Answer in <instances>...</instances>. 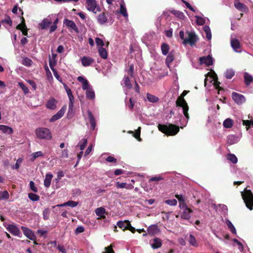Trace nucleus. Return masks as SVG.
Instances as JSON below:
<instances>
[{"label": "nucleus", "instance_id": "obj_52", "mask_svg": "<svg viewBox=\"0 0 253 253\" xmlns=\"http://www.w3.org/2000/svg\"><path fill=\"white\" fill-rule=\"evenodd\" d=\"M120 13L125 17L128 16L126 9L123 4L120 5Z\"/></svg>", "mask_w": 253, "mask_h": 253}, {"label": "nucleus", "instance_id": "obj_25", "mask_svg": "<svg viewBox=\"0 0 253 253\" xmlns=\"http://www.w3.org/2000/svg\"><path fill=\"white\" fill-rule=\"evenodd\" d=\"M123 81L124 82L125 86H126L127 89H130L132 88V85L128 76L125 75L123 78Z\"/></svg>", "mask_w": 253, "mask_h": 253}, {"label": "nucleus", "instance_id": "obj_11", "mask_svg": "<svg viewBox=\"0 0 253 253\" xmlns=\"http://www.w3.org/2000/svg\"><path fill=\"white\" fill-rule=\"evenodd\" d=\"M7 230L12 235L21 237V233L19 229L15 225L9 224L7 227Z\"/></svg>", "mask_w": 253, "mask_h": 253}, {"label": "nucleus", "instance_id": "obj_33", "mask_svg": "<svg viewBox=\"0 0 253 253\" xmlns=\"http://www.w3.org/2000/svg\"><path fill=\"white\" fill-rule=\"evenodd\" d=\"M86 96L90 100H92L94 98L95 93L92 88H89L86 90Z\"/></svg>", "mask_w": 253, "mask_h": 253}, {"label": "nucleus", "instance_id": "obj_54", "mask_svg": "<svg viewBox=\"0 0 253 253\" xmlns=\"http://www.w3.org/2000/svg\"><path fill=\"white\" fill-rule=\"evenodd\" d=\"M140 131L141 127H138L136 130L135 133L133 134V136L136 138L138 141H141V138H140Z\"/></svg>", "mask_w": 253, "mask_h": 253}, {"label": "nucleus", "instance_id": "obj_43", "mask_svg": "<svg viewBox=\"0 0 253 253\" xmlns=\"http://www.w3.org/2000/svg\"><path fill=\"white\" fill-rule=\"evenodd\" d=\"M226 224H227L228 227L230 230V231L233 234H236V229H235L234 226L232 223V222L230 220H227L226 222Z\"/></svg>", "mask_w": 253, "mask_h": 253}, {"label": "nucleus", "instance_id": "obj_37", "mask_svg": "<svg viewBox=\"0 0 253 253\" xmlns=\"http://www.w3.org/2000/svg\"><path fill=\"white\" fill-rule=\"evenodd\" d=\"M46 107H47V108H48L50 109H55L56 107L55 100L54 99L49 100L47 102Z\"/></svg>", "mask_w": 253, "mask_h": 253}, {"label": "nucleus", "instance_id": "obj_47", "mask_svg": "<svg viewBox=\"0 0 253 253\" xmlns=\"http://www.w3.org/2000/svg\"><path fill=\"white\" fill-rule=\"evenodd\" d=\"M32 61L28 57H25L22 61V64L25 66L29 67L32 65Z\"/></svg>", "mask_w": 253, "mask_h": 253}, {"label": "nucleus", "instance_id": "obj_57", "mask_svg": "<svg viewBox=\"0 0 253 253\" xmlns=\"http://www.w3.org/2000/svg\"><path fill=\"white\" fill-rule=\"evenodd\" d=\"M22 161L23 159L21 158L18 159L15 165L11 167L12 169H18L21 163L22 162Z\"/></svg>", "mask_w": 253, "mask_h": 253}, {"label": "nucleus", "instance_id": "obj_42", "mask_svg": "<svg viewBox=\"0 0 253 253\" xmlns=\"http://www.w3.org/2000/svg\"><path fill=\"white\" fill-rule=\"evenodd\" d=\"M189 242L192 246L194 247L198 246V244L197 243L196 239L192 234H190L189 235Z\"/></svg>", "mask_w": 253, "mask_h": 253}, {"label": "nucleus", "instance_id": "obj_62", "mask_svg": "<svg viewBox=\"0 0 253 253\" xmlns=\"http://www.w3.org/2000/svg\"><path fill=\"white\" fill-rule=\"evenodd\" d=\"M56 64V61L54 59H51L50 58H49V65L50 66V68H51V70L55 69L54 67Z\"/></svg>", "mask_w": 253, "mask_h": 253}, {"label": "nucleus", "instance_id": "obj_3", "mask_svg": "<svg viewBox=\"0 0 253 253\" xmlns=\"http://www.w3.org/2000/svg\"><path fill=\"white\" fill-rule=\"evenodd\" d=\"M35 133L39 139L50 140L52 138L50 130L45 127H39L36 129Z\"/></svg>", "mask_w": 253, "mask_h": 253}, {"label": "nucleus", "instance_id": "obj_26", "mask_svg": "<svg viewBox=\"0 0 253 253\" xmlns=\"http://www.w3.org/2000/svg\"><path fill=\"white\" fill-rule=\"evenodd\" d=\"M98 52L100 56L103 59H107L108 57V52L107 50L103 47H100L98 49Z\"/></svg>", "mask_w": 253, "mask_h": 253}, {"label": "nucleus", "instance_id": "obj_9", "mask_svg": "<svg viewBox=\"0 0 253 253\" xmlns=\"http://www.w3.org/2000/svg\"><path fill=\"white\" fill-rule=\"evenodd\" d=\"M233 100L237 104H242L245 102V97L242 94L233 92L232 93Z\"/></svg>", "mask_w": 253, "mask_h": 253}, {"label": "nucleus", "instance_id": "obj_14", "mask_svg": "<svg viewBox=\"0 0 253 253\" xmlns=\"http://www.w3.org/2000/svg\"><path fill=\"white\" fill-rule=\"evenodd\" d=\"M231 45L233 48L234 51L236 52H240L241 51L239 49L241 48V44L239 41L236 39H234L231 40Z\"/></svg>", "mask_w": 253, "mask_h": 253}, {"label": "nucleus", "instance_id": "obj_5", "mask_svg": "<svg viewBox=\"0 0 253 253\" xmlns=\"http://www.w3.org/2000/svg\"><path fill=\"white\" fill-rule=\"evenodd\" d=\"M188 37L185 38L183 42L184 44L186 45L189 44L191 46L194 45L197 42L198 38L194 32H187Z\"/></svg>", "mask_w": 253, "mask_h": 253}, {"label": "nucleus", "instance_id": "obj_38", "mask_svg": "<svg viewBox=\"0 0 253 253\" xmlns=\"http://www.w3.org/2000/svg\"><path fill=\"white\" fill-rule=\"evenodd\" d=\"M204 31L206 34V38L208 40H210L211 39V29L208 26H205L204 27Z\"/></svg>", "mask_w": 253, "mask_h": 253}, {"label": "nucleus", "instance_id": "obj_21", "mask_svg": "<svg viewBox=\"0 0 253 253\" xmlns=\"http://www.w3.org/2000/svg\"><path fill=\"white\" fill-rule=\"evenodd\" d=\"M52 177V174L49 173L46 174L45 178L44 180V185L45 187L48 188L50 186Z\"/></svg>", "mask_w": 253, "mask_h": 253}, {"label": "nucleus", "instance_id": "obj_48", "mask_svg": "<svg viewBox=\"0 0 253 253\" xmlns=\"http://www.w3.org/2000/svg\"><path fill=\"white\" fill-rule=\"evenodd\" d=\"M9 197V193L7 191H4L0 193V200L8 199Z\"/></svg>", "mask_w": 253, "mask_h": 253}, {"label": "nucleus", "instance_id": "obj_63", "mask_svg": "<svg viewBox=\"0 0 253 253\" xmlns=\"http://www.w3.org/2000/svg\"><path fill=\"white\" fill-rule=\"evenodd\" d=\"M65 112V109L62 108L55 115L59 119L64 115Z\"/></svg>", "mask_w": 253, "mask_h": 253}, {"label": "nucleus", "instance_id": "obj_40", "mask_svg": "<svg viewBox=\"0 0 253 253\" xmlns=\"http://www.w3.org/2000/svg\"><path fill=\"white\" fill-rule=\"evenodd\" d=\"M125 103L126 106L128 108V109L130 110H132L134 107V102L133 101L132 98H130L128 102L126 101V98L125 99Z\"/></svg>", "mask_w": 253, "mask_h": 253}, {"label": "nucleus", "instance_id": "obj_7", "mask_svg": "<svg viewBox=\"0 0 253 253\" xmlns=\"http://www.w3.org/2000/svg\"><path fill=\"white\" fill-rule=\"evenodd\" d=\"M86 8L89 11L96 13L95 9L97 8V11H100L99 6L97 7V2L95 0H86Z\"/></svg>", "mask_w": 253, "mask_h": 253}, {"label": "nucleus", "instance_id": "obj_31", "mask_svg": "<svg viewBox=\"0 0 253 253\" xmlns=\"http://www.w3.org/2000/svg\"><path fill=\"white\" fill-rule=\"evenodd\" d=\"M234 6L237 9L241 11H245L247 8V6L245 4L240 2H235L234 3Z\"/></svg>", "mask_w": 253, "mask_h": 253}, {"label": "nucleus", "instance_id": "obj_64", "mask_svg": "<svg viewBox=\"0 0 253 253\" xmlns=\"http://www.w3.org/2000/svg\"><path fill=\"white\" fill-rule=\"evenodd\" d=\"M105 252L102 253H114V252L113 250V246L112 245L107 247H105Z\"/></svg>", "mask_w": 253, "mask_h": 253}, {"label": "nucleus", "instance_id": "obj_56", "mask_svg": "<svg viewBox=\"0 0 253 253\" xmlns=\"http://www.w3.org/2000/svg\"><path fill=\"white\" fill-rule=\"evenodd\" d=\"M33 157L31 159L32 161H34L37 158L39 157H42L43 156V154L42 151H38L32 154Z\"/></svg>", "mask_w": 253, "mask_h": 253}, {"label": "nucleus", "instance_id": "obj_41", "mask_svg": "<svg viewBox=\"0 0 253 253\" xmlns=\"http://www.w3.org/2000/svg\"><path fill=\"white\" fill-rule=\"evenodd\" d=\"M29 198L32 201H38L40 200V196L36 194L33 193H29L28 194Z\"/></svg>", "mask_w": 253, "mask_h": 253}, {"label": "nucleus", "instance_id": "obj_49", "mask_svg": "<svg viewBox=\"0 0 253 253\" xmlns=\"http://www.w3.org/2000/svg\"><path fill=\"white\" fill-rule=\"evenodd\" d=\"M234 75L235 73L232 70H227L225 72V77L228 79H231Z\"/></svg>", "mask_w": 253, "mask_h": 253}, {"label": "nucleus", "instance_id": "obj_4", "mask_svg": "<svg viewBox=\"0 0 253 253\" xmlns=\"http://www.w3.org/2000/svg\"><path fill=\"white\" fill-rule=\"evenodd\" d=\"M176 107H181L182 108L184 115L187 120H189V115L188 113L189 107L186 100L182 97V96L178 97L176 101Z\"/></svg>", "mask_w": 253, "mask_h": 253}, {"label": "nucleus", "instance_id": "obj_34", "mask_svg": "<svg viewBox=\"0 0 253 253\" xmlns=\"http://www.w3.org/2000/svg\"><path fill=\"white\" fill-rule=\"evenodd\" d=\"M87 143L86 138H83L82 140L78 143L77 146L80 147L81 150H83L86 147Z\"/></svg>", "mask_w": 253, "mask_h": 253}, {"label": "nucleus", "instance_id": "obj_30", "mask_svg": "<svg viewBox=\"0 0 253 253\" xmlns=\"http://www.w3.org/2000/svg\"><path fill=\"white\" fill-rule=\"evenodd\" d=\"M78 205V202H75V201H68V202L63 204L58 205H57V206H58V207H64V206H70L71 207L74 208V207H76Z\"/></svg>", "mask_w": 253, "mask_h": 253}, {"label": "nucleus", "instance_id": "obj_13", "mask_svg": "<svg viewBox=\"0 0 253 253\" xmlns=\"http://www.w3.org/2000/svg\"><path fill=\"white\" fill-rule=\"evenodd\" d=\"M200 61L201 63L205 64L207 66H210L213 64L212 58L210 55L200 57Z\"/></svg>", "mask_w": 253, "mask_h": 253}, {"label": "nucleus", "instance_id": "obj_24", "mask_svg": "<svg viewBox=\"0 0 253 253\" xmlns=\"http://www.w3.org/2000/svg\"><path fill=\"white\" fill-rule=\"evenodd\" d=\"M161 50L162 54L164 55H166L168 54L169 50V46L168 44L163 42L161 44Z\"/></svg>", "mask_w": 253, "mask_h": 253}, {"label": "nucleus", "instance_id": "obj_28", "mask_svg": "<svg viewBox=\"0 0 253 253\" xmlns=\"http://www.w3.org/2000/svg\"><path fill=\"white\" fill-rule=\"evenodd\" d=\"M128 222H129L128 220H125L124 221H119L117 224L119 228L122 229L123 231H125L127 229Z\"/></svg>", "mask_w": 253, "mask_h": 253}, {"label": "nucleus", "instance_id": "obj_53", "mask_svg": "<svg viewBox=\"0 0 253 253\" xmlns=\"http://www.w3.org/2000/svg\"><path fill=\"white\" fill-rule=\"evenodd\" d=\"M140 131L141 127H138L136 130L135 133L133 134V136L136 138L138 141H141V138H140Z\"/></svg>", "mask_w": 253, "mask_h": 253}, {"label": "nucleus", "instance_id": "obj_19", "mask_svg": "<svg viewBox=\"0 0 253 253\" xmlns=\"http://www.w3.org/2000/svg\"><path fill=\"white\" fill-rule=\"evenodd\" d=\"M162 245V240L159 238H155L153 240V243L151 244V247L154 249L160 248Z\"/></svg>", "mask_w": 253, "mask_h": 253}, {"label": "nucleus", "instance_id": "obj_22", "mask_svg": "<svg viewBox=\"0 0 253 253\" xmlns=\"http://www.w3.org/2000/svg\"><path fill=\"white\" fill-rule=\"evenodd\" d=\"M244 78L245 84L247 86H249L253 82V77L247 72H245L244 74Z\"/></svg>", "mask_w": 253, "mask_h": 253}, {"label": "nucleus", "instance_id": "obj_27", "mask_svg": "<svg viewBox=\"0 0 253 253\" xmlns=\"http://www.w3.org/2000/svg\"><path fill=\"white\" fill-rule=\"evenodd\" d=\"M170 13L174 15L175 16L178 17V18L180 19H184V18L185 17L184 14L183 12L176 10H171L170 11Z\"/></svg>", "mask_w": 253, "mask_h": 253}, {"label": "nucleus", "instance_id": "obj_60", "mask_svg": "<svg viewBox=\"0 0 253 253\" xmlns=\"http://www.w3.org/2000/svg\"><path fill=\"white\" fill-rule=\"evenodd\" d=\"M50 211L48 209H46L43 211V218L47 220L49 218Z\"/></svg>", "mask_w": 253, "mask_h": 253}, {"label": "nucleus", "instance_id": "obj_32", "mask_svg": "<svg viewBox=\"0 0 253 253\" xmlns=\"http://www.w3.org/2000/svg\"><path fill=\"white\" fill-rule=\"evenodd\" d=\"M174 59V54L173 51H171L166 59V63L167 64H169L171 63Z\"/></svg>", "mask_w": 253, "mask_h": 253}, {"label": "nucleus", "instance_id": "obj_35", "mask_svg": "<svg viewBox=\"0 0 253 253\" xmlns=\"http://www.w3.org/2000/svg\"><path fill=\"white\" fill-rule=\"evenodd\" d=\"M68 98L69 100V112L72 111L73 107H74V97L73 94L68 95Z\"/></svg>", "mask_w": 253, "mask_h": 253}, {"label": "nucleus", "instance_id": "obj_1", "mask_svg": "<svg viewBox=\"0 0 253 253\" xmlns=\"http://www.w3.org/2000/svg\"><path fill=\"white\" fill-rule=\"evenodd\" d=\"M158 127L160 131L168 136L175 135L179 131V127L172 124L169 125L159 124Z\"/></svg>", "mask_w": 253, "mask_h": 253}, {"label": "nucleus", "instance_id": "obj_20", "mask_svg": "<svg viewBox=\"0 0 253 253\" xmlns=\"http://www.w3.org/2000/svg\"><path fill=\"white\" fill-rule=\"evenodd\" d=\"M147 231L149 234L154 235L159 232V230L157 225H152L147 228Z\"/></svg>", "mask_w": 253, "mask_h": 253}, {"label": "nucleus", "instance_id": "obj_50", "mask_svg": "<svg viewBox=\"0 0 253 253\" xmlns=\"http://www.w3.org/2000/svg\"><path fill=\"white\" fill-rule=\"evenodd\" d=\"M1 23L4 24L6 23L8 24L9 26H11L12 24V21L9 16L6 15V17L4 19L2 20L0 22Z\"/></svg>", "mask_w": 253, "mask_h": 253}, {"label": "nucleus", "instance_id": "obj_44", "mask_svg": "<svg viewBox=\"0 0 253 253\" xmlns=\"http://www.w3.org/2000/svg\"><path fill=\"white\" fill-rule=\"evenodd\" d=\"M227 159L233 164L237 163L238 161L237 157L233 154H228Z\"/></svg>", "mask_w": 253, "mask_h": 253}, {"label": "nucleus", "instance_id": "obj_15", "mask_svg": "<svg viewBox=\"0 0 253 253\" xmlns=\"http://www.w3.org/2000/svg\"><path fill=\"white\" fill-rule=\"evenodd\" d=\"M81 62L83 66L87 67L94 62V59L90 57L83 56L81 58Z\"/></svg>", "mask_w": 253, "mask_h": 253}, {"label": "nucleus", "instance_id": "obj_2", "mask_svg": "<svg viewBox=\"0 0 253 253\" xmlns=\"http://www.w3.org/2000/svg\"><path fill=\"white\" fill-rule=\"evenodd\" d=\"M241 195L246 207L250 210L253 209V193L250 190L245 188L241 192Z\"/></svg>", "mask_w": 253, "mask_h": 253}, {"label": "nucleus", "instance_id": "obj_39", "mask_svg": "<svg viewBox=\"0 0 253 253\" xmlns=\"http://www.w3.org/2000/svg\"><path fill=\"white\" fill-rule=\"evenodd\" d=\"M175 197L178 199V200L179 201V207H180V206H181V205H186V204L185 203V199L183 197V196L182 195H178V194H176L175 195Z\"/></svg>", "mask_w": 253, "mask_h": 253}, {"label": "nucleus", "instance_id": "obj_23", "mask_svg": "<svg viewBox=\"0 0 253 253\" xmlns=\"http://www.w3.org/2000/svg\"><path fill=\"white\" fill-rule=\"evenodd\" d=\"M51 23L52 22L50 20L45 18L40 24V25L42 29H45L48 28Z\"/></svg>", "mask_w": 253, "mask_h": 253}, {"label": "nucleus", "instance_id": "obj_59", "mask_svg": "<svg viewBox=\"0 0 253 253\" xmlns=\"http://www.w3.org/2000/svg\"><path fill=\"white\" fill-rule=\"evenodd\" d=\"M69 157V151L67 149H64L61 153L60 158H67Z\"/></svg>", "mask_w": 253, "mask_h": 253}, {"label": "nucleus", "instance_id": "obj_61", "mask_svg": "<svg viewBox=\"0 0 253 253\" xmlns=\"http://www.w3.org/2000/svg\"><path fill=\"white\" fill-rule=\"evenodd\" d=\"M165 203L170 206H175L177 205V201L175 199L167 200L165 201Z\"/></svg>", "mask_w": 253, "mask_h": 253}, {"label": "nucleus", "instance_id": "obj_36", "mask_svg": "<svg viewBox=\"0 0 253 253\" xmlns=\"http://www.w3.org/2000/svg\"><path fill=\"white\" fill-rule=\"evenodd\" d=\"M223 125L225 128H230L233 126V121L231 119H226L223 122Z\"/></svg>", "mask_w": 253, "mask_h": 253}, {"label": "nucleus", "instance_id": "obj_18", "mask_svg": "<svg viewBox=\"0 0 253 253\" xmlns=\"http://www.w3.org/2000/svg\"><path fill=\"white\" fill-rule=\"evenodd\" d=\"M0 130L7 134H11L13 132L12 127L3 125H0Z\"/></svg>", "mask_w": 253, "mask_h": 253}, {"label": "nucleus", "instance_id": "obj_6", "mask_svg": "<svg viewBox=\"0 0 253 253\" xmlns=\"http://www.w3.org/2000/svg\"><path fill=\"white\" fill-rule=\"evenodd\" d=\"M180 209L182 210V212L180 215L181 218L189 220L191 218V213L193 212V211L189 208L187 205H181Z\"/></svg>", "mask_w": 253, "mask_h": 253}, {"label": "nucleus", "instance_id": "obj_55", "mask_svg": "<svg viewBox=\"0 0 253 253\" xmlns=\"http://www.w3.org/2000/svg\"><path fill=\"white\" fill-rule=\"evenodd\" d=\"M140 131L141 127H138L136 130L135 133L133 134V136L136 138L138 141H141V138H140Z\"/></svg>", "mask_w": 253, "mask_h": 253}, {"label": "nucleus", "instance_id": "obj_51", "mask_svg": "<svg viewBox=\"0 0 253 253\" xmlns=\"http://www.w3.org/2000/svg\"><path fill=\"white\" fill-rule=\"evenodd\" d=\"M196 22L198 25H203L205 23V20L202 17L196 16Z\"/></svg>", "mask_w": 253, "mask_h": 253}, {"label": "nucleus", "instance_id": "obj_45", "mask_svg": "<svg viewBox=\"0 0 253 253\" xmlns=\"http://www.w3.org/2000/svg\"><path fill=\"white\" fill-rule=\"evenodd\" d=\"M106 212L105 209L103 207L98 208L95 210V213L97 216H101Z\"/></svg>", "mask_w": 253, "mask_h": 253}, {"label": "nucleus", "instance_id": "obj_10", "mask_svg": "<svg viewBox=\"0 0 253 253\" xmlns=\"http://www.w3.org/2000/svg\"><path fill=\"white\" fill-rule=\"evenodd\" d=\"M21 229L23 231L24 235H25L28 239L31 240H36V237L31 230L24 226H22Z\"/></svg>", "mask_w": 253, "mask_h": 253}, {"label": "nucleus", "instance_id": "obj_12", "mask_svg": "<svg viewBox=\"0 0 253 253\" xmlns=\"http://www.w3.org/2000/svg\"><path fill=\"white\" fill-rule=\"evenodd\" d=\"M207 76H209L212 79V80L214 81L213 84L216 89H218L219 90L221 89V88L219 86L220 83L217 81L218 78L217 75L215 74L214 72H209L207 74Z\"/></svg>", "mask_w": 253, "mask_h": 253}, {"label": "nucleus", "instance_id": "obj_8", "mask_svg": "<svg viewBox=\"0 0 253 253\" xmlns=\"http://www.w3.org/2000/svg\"><path fill=\"white\" fill-rule=\"evenodd\" d=\"M63 24L71 32H72L71 29H72L77 33L79 32L78 28L73 21L67 19H65L63 21Z\"/></svg>", "mask_w": 253, "mask_h": 253}, {"label": "nucleus", "instance_id": "obj_16", "mask_svg": "<svg viewBox=\"0 0 253 253\" xmlns=\"http://www.w3.org/2000/svg\"><path fill=\"white\" fill-rule=\"evenodd\" d=\"M97 20L99 24L103 25L107 22L108 18L105 13L102 12L98 15Z\"/></svg>", "mask_w": 253, "mask_h": 253}, {"label": "nucleus", "instance_id": "obj_17", "mask_svg": "<svg viewBox=\"0 0 253 253\" xmlns=\"http://www.w3.org/2000/svg\"><path fill=\"white\" fill-rule=\"evenodd\" d=\"M87 114L91 128L92 130H94L96 126V121L95 118L90 111L88 110Z\"/></svg>", "mask_w": 253, "mask_h": 253}, {"label": "nucleus", "instance_id": "obj_29", "mask_svg": "<svg viewBox=\"0 0 253 253\" xmlns=\"http://www.w3.org/2000/svg\"><path fill=\"white\" fill-rule=\"evenodd\" d=\"M147 98L149 102L152 103H156L159 100V99L158 97L149 93H147Z\"/></svg>", "mask_w": 253, "mask_h": 253}, {"label": "nucleus", "instance_id": "obj_58", "mask_svg": "<svg viewBox=\"0 0 253 253\" xmlns=\"http://www.w3.org/2000/svg\"><path fill=\"white\" fill-rule=\"evenodd\" d=\"M30 189L35 193L38 192V188L35 186V183L33 181H30L29 183Z\"/></svg>", "mask_w": 253, "mask_h": 253}, {"label": "nucleus", "instance_id": "obj_46", "mask_svg": "<svg viewBox=\"0 0 253 253\" xmlns=\"http://www.w3.org/2000/svg\"><path fill=\"white\" fill-rule=\"evenodd\" d=\"M18 85L19 87L23 90L24 93L26 94L29 93V89L25 85V84L22 82H19Z\"/></svg>", "mask_w": 253, "mask_h": 253}]
</instances>
